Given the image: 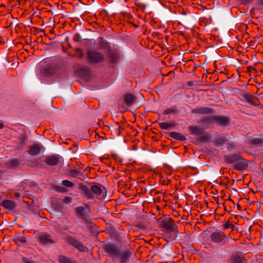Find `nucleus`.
<instances>
[{"label": "nucleus", "instance_id": "f257e3e1", "mask_svg": "<svg viewBox=\"0 0 263 263\" xmlns=\"http://www.w3.org/2000/svg\"><path fill=\"white\" fill-rule=\"evenodd\" d=\"M106 192L104 186L100 183H89L88 185L83 184V198L94 199Z\"/></svg>", "mask_w": 263, "mask_h": 263}, {"label": "nucleus", "instance_id": "f03ea898", "mask_svg": "<svg viewBox=\"0 0 263 263\" xmlns=\"http://www.w3.org/2000/svg\"><path fill=\"white\" fill-rule=\"evenodd\" d=\"M165 232V236L170 240L176 239L178 234V227L172 218H167L163 220L160 224Z\"/></svg>", "mask_w": 263, "mask_h": 263}, {"label": "nucleus", "instance_id": "7ed1b4c3", "mask_svg": "<svg viewBox=\"0 0 263 263\" xmlns=\"http://www.w3.org/2000/svg\"><path fill=\"white\" fill-rule=\"evenodd\" d=\"M82 37L80 33H76L73 37V45H69L70 48H72L74 53L73 54L68 53L71 58H78L81 59L82 57Z\"/></svg>", "mask_w": 263, "mask_h": 263}, {"label": "nucleus", "instance_id": "20e7f679", "mask_svg": "<svg viewBox=\"0 0 263 263\" xmlns=\"http://www.w3.org/2000/svg\"><path fill=\"white\" fill-rule=\"evenodd\" d=\"M210 239L212 242L220 245H224L228 241V237L226 234L220 230L213 232L210 235Z\"/></svg>", "mask_w": 263, "mask_h": 263}, {"label": "nucleus", "instance_id": "39448f33", "mask_svg": "<svg viewBox=\"0 0 263 263\" xmlns=\"http://www.w3.org/2000/svg\"><path fill=\"white\" fill-rule=\"evenodd\" d=\"M87 57L88 60L94 63H98L104 60V55L100 52L95 50H89L87 52Z\"/></svg>", "mask_w": 263, "mask_h": 263}, {"label": "nucleus", "instance_id": "423d86ee", "mask_svg": "<svg viewBox=\"0 0 263 263\" xmlns=\"http://www.w3.org/2000/svg\"><path fill=\"white\" fill-rule=\"evenodd\" d=\"M133 254L132 251L129 249L120 250L116 258L119 263H128Z\"/></svg>", "mask_w": 263, "mask_h": 263}, {"label": "nucleus", "instance_id": "0eeeda50", "mask_svg": "<svg viewBox=\"0 0 263 263\" xmlns=\"http://www.w3.org/2000/svg\"><path fill=\"white\" fill-rule=\"evenodd\" d=\"M103 249L105 253L112 258L116 257L120 250L118 246L112 243H106Z\"/></svg>", "mask_w": 263, "mask_h": 263}, {"label": "nucleus", "instance_id": "6e6552de", "mask_svg": "<svg viewBox=\"0 0 263 263\" xmlns=\"http://www.w3.org/2000/svg\"><path fill=\"white\" fill-rule=\"evenodd\" d=\"M62 67L61 65L52 64L45 69V73L47 76H51L57 73H61L62 72Z\"/></svg>", "mask_w": 263, "mask_h": 263}, {"label": "nucleus", "instance_id": "1a4fd4ad", "mask_svg": "<svg viewBox=\"0 0 263 263\" xmlns=\"http://www.w3.org/2000/svg\"><path fill=\"white\" fill-rule=\"evenodd\" d=\"M215 112L213 109L208 107H196L191 110L192 113L199 115H212Z\"/></svg>", "mask_w": 263, "mask_h": 263}, {"label": "nucleus", "instance_id": "9d476101", "mask_svg": "<svg viewBox=\"0 0 263 263\" xmlns=\"http://www.w3.org/2000/svg\"><path fill=\"white\" fill-rule=\"evenodd\" d=\"M123 99L125 105L130 107L137 101V98L132 93L126 92L123 96Z\"/></svg>", "mask_w": 263, "mask_h": 263}, {"label": "nucleus", "instance_id": "9b49d317", "mask_svg": "<svg viewBox=\"0 0 263 263\" xmlns=\"http://www.w3.org/2000/svg\"><path fill=\"white\" fill-rule=\"evenodd\" d=\"M45 163L49 165H57L61 162L60 157L55 155H50L46 157Z\"/></svg>", "mask_w": 263, "mask_h": 263}, {"label": "nucleus", "instance_id": "f8f14e48", "mask_svg": "<svg viewBox=\"0 0 263 263\" xmlns=\"http://www.w3.org/2000/svg\"><path fill=\"white\" fill-rule=\"evenodd\" d=\"M41 149V145L37 144H34L29 147L28 153L31 156L35 157L40 155Z\"/></svg>", "mask_w": 263, "mask_h": 263}, {"label": "nucleus", "instance_id": "ddd939ff", "mask_svg": "<svg viewBox=\"0 0 263 263\" xmlns=\"http://www.w3.org/2000/svg\"><path fill=\"white\" fill-rule=\"evenodd\" d=\"M234 167L236 170L243 171L247 168L248 163L245 159L242 158L240 156V159L235 162Z\"/></svg>", "mask_w": 263, "mask_h": 263}, {"label": "nucleus", "instance_id": "4468645a", "mask_svg": "<svg viewBox=\"0 0 263 263\" xmlns=\"http://www.w3.org/2000/svg\"><path fill=\"white\" fill-rule=\"evenodd\" d=\"M230 121V119L223 116H215V123L218 125L226 126Z\"/></svg>", "mask_w": 263, "mask_h": 263}, {"label": "nucleus", "instance_id": "2eb2a0df", "mask_svg": "<svg viewBox=\"0 0 263 263\" xmlns=\"http://www.w3.org/2000/svg\"><path fill=\"white\" fill-rule=\"evenodd\" d=\"M240 156L238 154H230L224 156L225 162L229 164L235 163L238 159H240Z\"/></svg>", "mask_w": 263, "mask_h": 263}, {"label": "nucleus", "instance_id": "dca6fc26", "mask_svg": "<svg viewBox=\"0 0 263 263\" xmlns=\"http://www.w3.org/2000/svg\"><path fill=\"white\" fill-rule=\"evenodd\" d=\"M1 205L6 209L13 210L16 208V203L12 200H4L2 201Z\"/></svg>", "mask_w": 263, "mask_h": 263}, {"label": "nucleus", "instance_id": "f3484780", "mask_svg": "<svg viewBox=\"0 0 263 263\" xmlns=\"http://www.w3.org/2000/svg\"><path fill=\"white\" fill-rule=\"evenodd\" d=\"M241 97L242 98L240 99L242 101L247 102L253 105H255V99L253 95L249 93H245L241 95Z\"/></svg>", "mask_w": 263, "mask_h": 263}, {"label": "nucleus", "instance_id": "a211bd4d", "mask_svg": "<svg viewBox=\"0 0 263 263\" xmlns=\"http://www.w3.org/2000/svg\"><path fill=\"white\" fill-rule=\"evenodd\" d=\"M90 211V206L88 204H85L84 206H83V221H85L87 224L91 223V219L88 215Z\"/></svg>", "mask_w": 263, "mask_h": 263}, {"label": "nucleus", "instance_id": "6ab92c4d", "mask_svg": "<svg viewBox=\"0 0 263 263\" xmlns=\"http://www.w3.org/2000/svg\"><path fill=\"white\" fill-rule=\"evenodd\" d=\"M189 130L191 135L195 136H201L204 133L203 129L198 126H191L189 127Z\"/></svg>", "mask_w": 263, "mask_h": 263}, {"label": "nucleus", "instance_id": "aec40b11", "mask_svg": "<svg viewBox=\"0 0 263 263\" xmlns=\"http://www.w3.org/2000/svg\"><path fill=\"white\" fill-rule=\"evenodd\" d=\"M67 241L69 244H70L72 246L76 248H77L80 251H82V245H81V243L80 242L78 241L74 238L69 237V238H68Z\"/></svg>", "mask_w": 263, "mask_h": 263}, {"label": "nucleus", "instance_id": "412c9836", "mask_svg": "<svg viewBox=\"0 0 263 263\" xmlns=\"http://www.w3.org/2000/svg\"><path fill=\"white\" fill-rule=\"evenodd\" d=\"M39 239L40 242L44 245L53 243V240L50 238V236L46 234L41 235Z\"/></svg>", "mask_w": 263, "mask_h": 263}, {"label": "nucleus", "instance_id": "4be33fe9", "mask_svg": "<svg viewBox=\"0 0 263 263\" xmlns=\"http://www.w3.org/2000/svg\"><path fill=\"white\" fill-rule=\"evenodd\" d=\"M228 141V140L226 136L219 135L215 139V143L217 146H221L226 142Z\"/></svg>", "mask_w": 263, "mask_h": 263}, {"label": "nucleus", "instance_id": "5701e85b", "mask_svg": "<svg viewBox=\"0 0 263 263\" xmlns=\"http://www.w3.org/2000/svg\"><path fill=\"white\" fill-rule=\"evenodd\" d=\"M170 136L173 139L180 141H185L186 139V137L183 135L175 132L170 133Z\"/></svg>", "mask_w": 263, "mask_h": 263}, {"label": "nucleus", "instance_id": "b1692460", "mask_svg": "<svg viewBox=\"0 0 263 263\" xmlns=\"http://www.w3.org/2000/svg\"><path fill=\"white\" fill-rule=\"evenodd\" d=\"M21 164V161L18 159H12L7 162V165L10 168H15Z\"/></svg>", "mask_w": 263, "mask_h": 263}, {"label": "nucleus", "instance_id": "393cba45", "mask_svg": "<svg viewBox=\"0 0 263 263\" xmlns=\"http://www.w3.org/2000/svg\"><path fill=\"white\" fill-rule=\"evenodd\" d=\"M179 112L177 107L173 106L172 107L168 108L163 111V114L165 115L168 114L176 115Z\"/></svg>", "mask_w": 263, "mask_h": 263}, {"label": "nucleus", "instance_id": "a878e982", "mask_svg": "<svg viewBox=\"0 0 263 263\" xmlns=\"http://www.w3.org/2000/svg\"><path fill=\"white\" fill-rule=\"evenodd\" d=\"M201 121L206 124L215 123V116L202 117Z\"/></svg>", "mask_w": 263, "mask_h": 263}, {"label": "nucleus", "instance_id": "bb28decb", "mask_svg": "<svg viewBox=\"0 0 263 263\" xmlns=\"http://www.w3.org/2000/svg\"><path fill=\"white\" fill-rule=\"evenodd\" d=\"M74 74L76 76L78 77L81 79L82 77V69L81 66L76 65L74 66Z\"/></svg>", "mask_w": 263, "mask_h": 263}, {"label": "nucleus", "instance_id": "cd10ccee", "mask_svg": "<svg viewBox=\"0 0 263 263\" xmlns=\"http://www.w3.org/2000/svg\"><path fill=\"white\" fill-rule=\"evenodd\" d=\"M83 80L88 81L90 78V70L89 68L83 66Z\"/></svg>", "mask_w": 263, "mask_h": 263}, {"label": "nucleus", "instance_id": "c85d7f7f", "mask_svg": "<svg viewBox=\"0 0 263 263\" xmlns=\"http://www.w3.org/2000/svg\"><path fill=\"white\" fill-rule=\"evenodd\" d=\"M175 126V124L173 123H166L161 122L159 123V127L162 129H168Z\"/></svg>", "mask_w": 263, "mask_h": 263}, {"label": "nucleus", "instance_id": "c756f323", "mask_svg": "<svg viewBox=\"0 0 263 263\" xmlns=\"http://www.w3.org/2000/svg\"><path fill=\"white\" fill-rule=\"evenodd\" d=\"M59 259L60 263H76L73 260H71L70 258H67L63 256H60Z\"/></svg>", "mask_w": 263, "mask_h": 263}, {"label": "nucleus", "instance_id": "7c9ffc66", "mask_svg": "<svg viewBox=\"0 0 263 263\" xmlns=\"http://www.w3.org/2000/svg\"><path fill=\"white\" fill-rule=\"evenodd\" d=\"M250 142L254 144H261L262 143V139L259 137H253L250 139Z\"/></svg>", "mask_w": 263, "mask_h": 263}, {"label": "nucleus", "instance_id": "2f4dec72", "mask_svg": "<svg viewBox=\"0 0 263 263\" xmlns=\"http://www.w3.org/2000/svg\"><path fill=\"white\" fill-rule=\"evenodd\" d=\"M91 172H93V174H94V170L92 168H90L89 167H87L83 170V177L84 176H87V177L90 176L91 173Z\"/></svg>", "mask_w": 263, "mask_h": 263}, {"label": "nucleus", "instance_id": "473e14b6", "mask_svg": "<svg viewBox=\"0 0 263 263\" xmlns=\"http://www.w3.org/2000/svg\"><path fill=\"white\" fill-rule=\"evenodd\" d=\"M81 174L80 172L76 170H72L69 171L68 175L72 177H78Z\"/></svg>", "mask_w": 263, "mask_h": 263}, {"label": "nucleus", "instance_id": "72a5a7b5", "mask_svg": "<svg viewBox=\"0 0 263 263\" xmlns=\"http://www.w3.org/2000/svg\"><path fill=\"white\" fill-rule=\"evenodd\" d=\"M62 184L67 187H72L74 185L73 183L67 180H63L62 182Z\"/></svg>", "mask_w": 263, "mask_h": 263}, {"label": "nucleus", "instance_id": "f704fd0d", "mask_svg": "<svg viewBox=\"0 0 263 263\" xmlns=\"http://www.w3.org/2000/svg\"><path fill=\"white\" fill-rule=\"evenodd\" d=\"M243 259L241 256H235L233 260V263H243Z\"/></svg>", "mask_w": 263, "mask_h": 263}, {"label": "nucleus", "instance_id": "c9c22d12", "mask_svg": "<svg viewBox=\"0 0 263 263\" xmlns=\"http://www.w3.org/2000/svg\"><path fill=\"white\" fill-rule=\"evenodd\" d=\"M16 243H17L18 242H22V243H25V242H26V239L23 236H18L16 238Z\"/></svg>", "mask_w": 263, "mask_h": 263}, {"label": "nucleus", "instance_id": "e433bc0d", "mask_svg": "<svg viewBox=\"0 0 263 263\" xmlns=\"http://www.w3.org/2000/svg\"><path fill=\"white\" fill-rule=\"evenodd\" d=\"M63 202L66 203H69L71 202V198L69 197H65L63 200Z\"/></svg>", "mask_w": 263, "mask_h": 263}, {"label": "nucleus", "instance_id": "4c0bfd02", "mask_svg": "<svg viewBox=\"0 0 263 263\" xmlns=\"http://www.w3.org/2000/svg\"><path fill=\"white\" fill-rule=\"evenodd\" d=\"M56 189L58 192H60L61 193L65 192L66 191V189L62 186H57L56 187Z\"/></svg>", "mask_w": 263, "mask_h": 263}, {"label": "nucleus", "instance_id": "58836bf2", "mask_svg": "<svg viewBox=\"0 0 263 263\" xmlns=\"http://www.w3.org/2000/svg\"><path fill=\"white\" fill-rule=\"evenodd\" d=\"M77 213L80 215H82V206H79L76 209Z\"/></svg>", "mask_w": 263, "mask_h": 263}, {"label": "nucleus", "instance_id": "ea45409f", "mask_svg": "<svg viewBox=\"0 0 263 263\" xmlns=\"http://www.w3.org/2000/svg\"><path fill=\"white\" fill-rule=\"evenodd\" d=\"M23 263H36L35 262L30 260L29 259L23 257Z\"/></svg>", "mask_w": 263, "mask_h": 263}, {"label": "nucleus", "instance_id": "a19ab883", "mask_svg": "<svg viewBox=\"0 0 263 263\" xmlns=\"http://www.w3.org/2000/svg\"><path fill=\"white\" fill-rule=\"evenodd\" d=\"M112 158L115 160L116 161H120V157L117 154H112L111 155Z\"/></svg>", "mask_w": 263, "mask_h": 263}, {"label": "nucleus", "instance_id": "79ce46f5", "mask_svg": "<svg viewBox=\"0 0 263 263\" xmlns=\"http://www.w3.org/2000/svg\"><path fill=\"white\" fill-rule=\"evenodd\" d=\"M228 149L230 151H232L234 148V146L230 143H228L227 145Z\"/></svg>", "mask_w": 263, "mask_h": 263}, {"label": "nucleus", "instance_id": "37998d69", "mask_svg": "<svg viewBox=\"0 0 263 263\" xmlns=\"http://www.w3.org/2000/svg\"><path fill=\"white\" fill-rule=\"evenodd\" d=\"M231 226H233V225L231 223H230L229 222H226L224 225V228L227 229L230 228Z\"/></svg>", "mask_w": 263, "mask_h": 263}, {"label": "nucleus", "instance_id": "c03bdc74", "mask_svg": "<svg viewBox=\"0 0 263 263\" xmlns=\"http://www.w3.org/2000/svg\"><path fill=\"white\" fill-rule=\"evenodd\" d=\"M109 46L107 43L103 42L102 44L101 45V48H107Z\"/></svg>", "mask_w": 263, "mask_h": 263}, {"label": "nucleus", "instance_id": "a18cd8bd", "mask_svg": "<svg viewBox=\"0 0 263 263\" xmlns=\"http://www.w3.org/2000/svg\"><path fill=\"white\" fill-rule=\"evenodd\" d=\"M208 139V137L206 136H203L200 138L201 140H206Z\"/></svg>", "mask_w": 263, "mask_h": 263}, {"label": "nucleus", "instance_id": "49530a36", "mask_svg": "<svg viewBox=\"0 0 263 263\" xmlns=\"http://www.w3.org/2000/svg\"><path fill=\"white\" fill-rule=\"evenodd\" d=\"M14 196L17 198H20L21 197V194L20 193L18 192H15L14 193Z\"/></svg>", "mask_w": 263, "mask_h": 263}, {"label": "nucleus", "instance_id": "de8ad7c7", "mask_svg": "<svg viewBox=\"0 0 263 263\" xmlns=\"http://www.w3.org/2000/svg\"><path fill=\"white\" fill-rule=\"evenodd\" d=\"M258 4L260 6H263V0H258Z\"/></svg>", "mask_w": 263, "mask_h": 263}, {"label": "nucleus", "instance_id": "09e8293b", "mask_svg": "<svg viewBox=\"0 0 263 263\" xmlns=\"http://www.w3.org/2000/svg\"><path fill=\"white\" fill-rule=\"evenodd\" d=\"M115 61H116L115 57L112 55L111 56V61L114 62H115Z\"/></svg>", "mask_w": 263, "mask_h": 263}, {"label": "nucleus", "instance_id": "8fccbe9b", "mask_svg": "<svg viewBox=\"0 0 263 263\" xmlns=\"http://www.w3.org/2000/svg\"><path fill=\"white\" fill-rule=\"evenodd\" d=\"M248 70L249 71H251V70H255V68H253L252 67L249 66L248 67Z\"/></svg>", "mask_w": 263, "mask_h": 263}, {"label": "nucleus", "instance_id": "3c124183", "mask_svg": "<svg viewBox=\"0 0 263 263\" xmlns=\"http://www.w3.org/2000/svg\"><path fill=\"white\" fill-rule=\"evenodd\" d=\"M3 128V124L2 123H0V129H2Z\"/></svg>", "mask_w": 263, "mask_h": 263}, {"label": "nucleus", "instance_id": "603ef678", "mask_svg": "<svg viewBox=\"0 0 263 263\" xmlns=\"http://www.w3.org/2000/svg\"><path fill=\"white\" fill-rule=\"evenodd\" d=\"M80 187L81 188L82 187V184H80Z\"/></svg>", "mask_w": 263, "mask_h": 263}, {"label": "nucleus", "instance_id": "864d4df0", "mask_svg": "<svg viewBox=\"0 0 263 263\" xmlns=\"http://www.w3.org/2000/svg\"><path fill=\"white\" fill-rule=\"evenodd\" d=\"M262 174L263 175V168L261 170Z\"/></svg>", "mask_w": 263, "mask_h": 263}, {"label": "nucleus", "instance_id": "5fc2aeb1", "mask_svg": "<svg viewBox=\"0 0 263 263\" xmlns=\"http://www.w3.org/2000/svg\"><path fill=\"white\" fill-rule=\"evenodd\" d=\"M63 51H65V49H64V47H63Z\"/></svg>", "mask_w": 263, "mask_h": 263}, {"label": "nucleus", "instance_id": "6e6d98bb", "mask_svg": "<svg viewBox=\"0 0 263 263\" xmlns=\"http://www.w3.org/2000/svg\"><path fill=\"white\" fill-rule=\"evenodd\" d=\"M83 20L84 21V15L83 14Z\"/></svg>", "mask_w": 263, "mask_h": 263}, {"label": "nucleus", "instance_id": "4d7b16f0", "mask_svg": "<svg viewBox=\"0 0 263 263\" xmlns=\"http://www.w3.org/2000/svg\"><path fill=\"white\" fill-rule=\"evenodd\" d=\"M262 143H263V139H262Z\"/></svg>", "mask_w": 263, "mask_h": 263}]
</instances>
